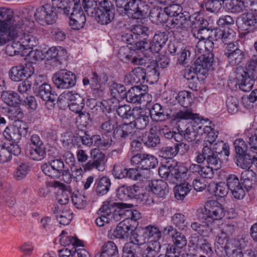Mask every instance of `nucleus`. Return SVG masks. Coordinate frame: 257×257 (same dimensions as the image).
<instances>
[{"mask_svg":"<svg viewBox=\"0 0 257 257\" xmlns=\"http://www.w3.org/2000/svg\"><path fill=\"white\" fill-rule=\"evenodd\" d=\"M202 126L203 125H199L198 124H189L184 131H181V134H183L184 138L187 141H195L197 143L199 141V131H202Z\"/></svg>","mask_w":257,"mask_h":257,"instance_id":"nucleus-30","label":"nucleus"},{"mask_svg":"<svg viewBox=\"0 0 257 257\" xmlns=\"http://www.w3.org/2000/svg\"><path fill=\"white\" fill-rule=\"evenodd\" d=\"M147 10V6L141 1L132 0L128 2L124 13L129 18L140 19L146 16Z\"/></svg>","mask_w":257,"mask_h":257,"instance_id":"nucleus-14","label":"nucleus"},{"mask_svg":"<svg viewBox=\"0 0 257 257\" xmlns=\"http://www.w3.org/2000/svg\"><path fill=\"white\" fill-rule=\"evenodd\" d=\"M3 135L7 140L13 142H17L21 139L18 127L14 125L7 126L3 132Z\"/></svg>","mask_w":257,"mask_h":257,"instance_id":"nucleus-42","label":"nucleus"},{"mask_svg":"<svg viewBox=\"0 0 257 257\" xmlns=\"http://www.w3.org/2000/svg\"><path fill=\"white\" fill-rule=\"evenodd\" d=\"M238 28L242 31H248L255 26L256 20L254 15L250 13L242 14L237 20Z\"/></svg>","mask_w":257,"mask_h":257,"instance_id":"nucleus-26","label":"nucleus"},{"mask_svg":"<svg viewBox=\"0 0 257 257\" xmlns=\"http://www.w3.org/2000/svg\"><path fill=\"white\" fill-rule=\"evenodd\" d=\"M217 244L218 245L216 246H221L220 248H225L226 247L227 249H228V250H227V252L229 254H232L231 251H232V246H236L235 241H234L233 243L232 242H229L227 235L224 234V233H221V235L218 236Z\"/></svg>","mask_w":257,"mask_h":257,"instance_id":"nucleus-52","label":"nucleus"},{"mask_svg":"<svg viewBox=\"0 0 257 257\" xmlns=\"http://www.w3.org/2000/svg\"><path fill=\"white\" fill-rule=\"evenodd\" d=\"M153 129L150 132L146 134L142 139V142L148 148H153L156 147L160 143L159 136L155 133H153Z\"/></svg>","mask_w":257,"mask_h":257,"instance_id":"nucleus-40","label":"nucleus"},{"mask_svg":"<svg viewBox=\"0 0 257 257\" xmlns=\"http://www.w3.org/2000/svg\"><path fill=\"white\" fill-rule=\"evenodd\" d=\"M236 157L250 153L251 150L248 149L247 145L242 139H236L233 143Z\"/></svg>","mask_w":257,"mask_h":257,"instance_id":"nucleus-49","label":"nucleus"},{"mask_svg":"<svg viewBox=\"0 0 257 257\" xmlns=\"http://www.w3.org/2000/svg\"><path fill=\"white\" fill-rule=\"evenodd\" d=\"M73 2L70 0H52V5L46 4L40 7L37 15L40 20L51 25L56 22L59 14L69 16L72 11Z\"/></svg>","mask_w":257,"mask_h":257,"instance_id":"nucleus-2","label":"nucleus"},{"mask_svg":"<svg viewBox=\"0 0 257 257\" xmlns=\"http://www.w3.org/2000/svg\"><path fill=\"white\" fill-rule=\"evenodd\" d=\"M150 19L153 23L157 25L165 22L170 23L165 9H163L159 7L151 9L150 12Z\"/></svg>","mask_w":257,"mask_h":257,"instance_id":"nucleus-29","label":"nucleus"},{"mask_svg":"<svg viewBox=\"0 0 257 257\" xmlns=\"http://www.w3.org/2000/svg\"><path fill=\"white\" fill-rule=\"evenodd\" d=\"M133 204L123 203H113L104 204L99 209L100 212L105 213L108 216L109 221L118 222L128 220L129 215L132 212L126 208H131Z\"/></svg>","mask_w":257,"mask_h":257,"instance_id":"nucleus-4","label":"nucleus"},{"mask_svg":"<svg viewBox=\"0 0 257 257\" xmlns=\"http://www.w3.org/2000/svg\"><path fill=\"white\" fill-rule=\"evenodd\" d=\"M191 228L197 232L199 235L207 236L211 231V228L208 223L204 222L200 224L197 222H193L191 224Z\"/></svg>","mask_w":257,"mask_h":257,"instance_id":"nucleus-50","label":"nucleus"},{"mask_svg":"<svg viewBox=\"0 0 257 257\" xmlns=\"http://www.w3.org/2000/svg\"><path fill=\"white\" fill-rule=\"evenodd\" d=\"M132 121L124 122L116 126L113 133L114 139L122 141L127 137L133 138L139 132L135 130Z\"/></svg>","mask_w":257,"mask_h":257,"instance_id":"nucleus-19","label":"nucleus"},{"mask_svg":"<svg viewBox=\"0 0 257 257\" xmlns=\"http://www.w3.org/2000/svg\"><path fill=\"white\" fill-rule=\"evenodd\" d=\"M202 131L206 134L205 140V143L211 144L216 141L218 136V132L212 128L211 126H203Z\"/></svg>","mask_w":257,"mask_h":257,"instance_id":"nucleus-54","label":"nucleus"},{"mask_svg":"<svg viewBox=\"0 0 257 257\" xmlns=\"http://www.w3.org/2000/svg\"><path fill=\"white\" fill-rule=\"evenodd\" d=\"M118 250L116 245L111 241L103 243L101 251L95 254V257H118Z\"/></svg>","mask_w":257,"mask_h":257,"instance_id":"nucleus-28","label":"nucleus"},{"mask_svg":"<svg viewBox=\"0 0 257 257\" xmlns=\"http://www.w3.org/2000/svg\"><path fill=\"white\" fill-rule=\"evenodd\" d=\"M45 59L50 60L56 59L57 61L62 60L66 56V51L61 47H52L48 50L44 49Z\"/></svg>","mask_w":257,"mask_h":257,"instance_id":"nucleus-32","label":"nucleus"},{"mask_svg":"<svg viewBox=\"0 0 257 257\" xmlns=\"http://www.w3.org/2000/svg\"><path fill=\"white\" fill-rule=\"evenodd\" d=\"M38 95L41 98L46 101V105L49 109L54 108L55 101L58 99L57 96L52 93L51 87L47 83H44L39 87Z\"/></svg>","mask_w":257,"mask_h":257,"instance_id":"nucleus-21","label":"nucleus"},{"mask_svg":"<svg viewBox=\"0 0 257 257\" xmlns=\"http://www.w3.org/2000/svg\"><path fill=\"white\" fill-rule=\"evenodd\" d=\"M46 155L44 146H31L29 151L30 158L34 160H42L45 157Z\"/></svg>","mask_w":257,"mask_h":257,"instance_id":"nucleus-44","label":"nucleus"},{"mask_svg":"<svg viewBox=\"0 0 257 257\" xmlns=\"http://www.w3.org/2000/svg\"><path fill=\"white\" fill-rule=\"evenodd\" d=\"M73 7L72 11L69 14V25L72 29L79 30L83 27L86 17L82 9L80 0H72Z\"/></svg>","mask_w":257,"mask_h":257,"instance_id":"nucleus-11","label":"nucleus"},{"mask_svg":"<svg viewBox=\"0 0 257 257\" xmlns=\"http://www.w3.org/2000/svg\"><path fill=\"white\" fill-rule=\"evenodd\" d=\"M129 220H124L118 223L113 230L111 238L124 239L127 238L130 233L133 231L131 225L128 223Z\"/></svg>","mask_w":257,"mask_h":257,"instance_id":"nucleus-27","label":"nucleus"},{"mask_svg":"<svg viewBox=\"0 0 257 257\" xmlns=\"http://www.w3.org/2000/svg\"><path fill=\"white\" fill-rule=\"evenodd\" d=\"M179 104L184 108H187L190 105L192 102V98L189 92L183 91L180 92L177 97Z\"/></svg>","mask_w":257,"mask_h":257,"instance_id":"nucleus-58","label":"nucleus"},{"mask_svg":"<svg viewBox=\"0 0 257 257\" xmlns=\"http://www.w3.org/2000/svg\"><path fill=\"white\" fill-rule=\"evenodd\" d=\"M168 17H172L169 23L170 29L174 32L181 33L189 26L191 16L187 11H183L182 7L178 4H173L165 8Z\"/></svg>","mask_w":257,"mask_h":257,"instance_id":"nucleus-3","label":"nucleus"},{"mask_svg":"<svg viewBox=\"0 0 257 257\" xmlns=\"http://www.w3.org/2000/svg\"><path fill=\"white\" fill-rule=\"evenodd\" d=\"M177 148L176 147L175 143L171 145H166L163 146L160 151L159 155L162 158L173 160V158L177 155Z\"/></svg>","mask_w":257,"mask_h":257,"instance_id":"nucleus-41","label":"nucleus"},{"mask_svg":"<svg viewBox=\"0 0 257 257\" xmlns=\"http://www.w3.org/2000/svg\"><path fill=\"white\" fill-rule=\"evenodd\" d=\"M206 146V162L207 164L213 168L215 170H218L221 167L222 155L215 153Z\"/></svg>","mask_w":257,"mask_h":257,"instance_id":"nucleus-31","label":"nucleus"},{"mask_svg":"<svg viewBox=\"0 0 257 257\" xmlns=\"http://www.w3.org/2000/svg\"><path fill=\"white\" fill-rule=\"evenodd\" d=\"M40 7L35 10L33 8L31 7L23 8L21 10L22 17L23 19L27 20L29 21H32V22H33L34 18L35 20L41 25H44L47 24V22H45V21H41L40 18H39L38 15H37L38 11Z\"/></svg>","mask_w":257,"mask_h":257,"instance_id":"nucleus-38","label":"nucleus"},{"mask_svg":"<svg viewBox=\"0 0 257 257\" xmlns=\"http://www.w3.org/2000/svg\"><path fill=\"white\" fill-rule=\"evenodd\" d=\"M137 42L133 47L135 49L147 51L149 44L147 41L148 38L149 29L142 25H136L131 28Z\"/></svg>","mask_w":257,"mask_h":257,"instance_id":"nucleus-13","label":"nucleus"},{"mask_svg":"<svg viewBox=\"0 0 257 257\" xmlns=\"http://www.w3.org/2000/svg\"><path fill=\"white\" fill-rule=\"evenodd\" d=\"M184 168L178 165L175 160H169L162 163L159 168V175L172 184H176L185 173Z\"/></svg>","mask_w":257,"mask_h":257,"instance_id":"nucleus-5","label":"nucleus"},{"mask_svg":"<svg viewBox=\"0 0 257 257\" xmlns=\"http://www.w3.org/2000/svg\"><path fill=\"white\" fill-rule=\"evenodd\" d=\"M204 145H207L212 151L220 154L223 156L228 157L229 155V147L228 144L224 143L223 141H215L211 144L204 143Z\"/></svg>","mask_w":257,"mask_h":257,"instance_id":"nucleus-39","label":"nucleus"},{"mask_svg":"<svg viewBox=\"0 0 257 257\" xmlns=\"http://www.w3.org/2000/svg\"><path fill=\"white\" fill-rule=\"evenodd\" d=\"M203 236L204 235H199L197 233L192 234L189 238L190 246L193 247L196 250L198 251L205 239Z\"/></svg>","mask_w":257,"mask_h":257,"instance_id":"nucleus-61","label":"nucleus"},{"mask_svg":"<svg viewBox=\"0 0 257 257\" xmlns=\"http://www.w3.org/2000/svg\"><path fill=\"white\" fill-rule=\"evenodd\" d=\"M110 186V180L107 177L104 176L96 180L94 188L98 195L102 196L106 194L109 191Z\"/></svg>","mask_w":257,"mask_h":257,"instance_id":"nucleus-37","label":"nucleus"},{"mask_svg":"<svg viewBox=\"0 0 257 257\" xmlns=\"http://www.w3.org/2000/svg\"><path fill=\"white\" fill-rule=\"evenodd\" d=\"M23 25L17 24L12 10L0 8V45L15 40L11 46L19 55L24 50L32 49L38 44V40L32 35L22 33Z\"/></svg>","mask_w":257,"mask_h":257,"instance_id":"nucleus-1","label":"nucleus"},{"mask_svg":"<svg viewBox=\"0 0 257 257\" xmlns=\"http://www.w3.org/2000/svg\"><path fill=\"white\" fill-rule=\"evenodd\" d=\"M90 155L91 160L83 165L84 170L88 171L95 169L99 171H103L106 163L105 155L96 148L90 151Z\"/></svg>","mask_w":257,"mask_h":257,"instance_id":"nucleus-10","label":"nucleus"},{"mask_svg":"<svg viewBox=\"0 0 257 257\" xmlns=\"http://www.w3.org/2000/svg\"><path fill=\"white\" fill-rule=\"evenodd\" d=\"M150 114L154 121H164L172 118V111L165 109L160 104H154L150 110Z\"/></svg>","mask_w":257,"mask_h":257,"instance_id":"nucleus-25","label":"nucleus"},{"mask_svg":"<svg viewBox=\"0 0 257 257\" xmlns=\"http://www.w3.org/2000/svg\"><path fill=\"white\" fill-rule=\"evenodd\" d=\"M224 215L222 205L215 200H209L204 205L202 218L207 222L221 219Z\"/></svg>","mask_w":257,"mask_h":257,"instance_id":"nucleus-9","label":"nucleus"},{"mask_svg":"<svg viewBox=\"0 0 257 257\" xmlns=\"http://www.w3.org/2000/svg\"><path fill=\"white\" fill-rule=\"evenodd\" d=\"M127 170L122 165L116 164L113 166L112 174L115 179H121L127 177Z\"/></svg>","mask_w":257,"mask_h":257,"instance_id":"nucleus-59","label":"nucleus"},{"mask_svg":"<svg viewBox=\"0 0 257 257\" xmlns=\"http://www.w3.org/2000/svg\"><path fill=\"white\" fill-rule=\"evenodd\" d=\"M2 100L10 106L17 107L22 102L19 95L14 91H5L1 95Z\"/></svg>","mask_w":257,"mask_h":257,"instance_id":"nucleus-36","label":"nucleus"},{"mask_svg":"<svg viewBox=\"0 0 257 257\" xmlns=\"http://www.w3.org/2000/svg\"><path fill=\"white\" fill-rule=\"evenodd\" d=\"M147 57L150 59L147 64H156L158 68H165L168 67L170 64V59L166 55H158L157 57L155 60L151 61L150 57Z\"/></svg>","mask_w":257,"mask_h":257,"instance_id":"nucleus-56","label":"nucleus"},{"mask_svg":"<svg viewBox=\"0 0 257 257\" xmlns=\"http://www.w3.org/2000/svg\"><path fill=\"white\" fill-rule=\"evenodd\" d=\"M146 189L158 197L163 198H165L169 193L168 185L167 182L162 180L151 181L149 183Z\"/></svg>","mask_w":257,"mask_h":257,"instance_id":"nucleus-23","label":"nucleus"},{"mask_svg":"<svg viewBox=\"0 0 257 257\" xmlns=\"http://www.w3.org/2000/svg\"><path fill=\"white\" fill-rule=\"evenodd\" d=\"M138 51L142 50L135 49L127 46L121 47L118 52V57L122 61L130 62L135 65H143L150 61L144 52Z\"/></svg>","mask_w":257,"mask_h":257,"instance_id":"nucleus-7","label":"nucleus"},{"mask_svg":"<svg viewBox=\"0 0 257 257\" xmlns=\"http://www.w3.org/2000/svg\"><path fill=\"white\" fill-rule=\"evenodd\" d=\"M174 244L173 245L178 249L180 252V249L185 247L187 244V239L185 236L180 232L176 233V234L172 237ZM168 245H171L169 244Z\"/></svg>","mask_w":257,"mask_h":257,"instance_id":"nucleus-55","label":"nucleus"},{"mask_svg":"<svg viewBox=\"0 0 257 257\" xmlns=\"http://www.w3.org/2000/svg\"><path fill=\"white\" fill-rule=\"evenodd\" d=\"M75 74L66 69H61L56 72L52 77V80H76Z\"/></svg>","mask_w":257,"mask_h":257,"instance_id":"nucleus-45","label":"nucleus"},{"mask_svg":"<svg viewBox=\"0 0 257 257\" xmlns=\"http://www.w3.org/2000/svg\"><path fill=\"white\" fill-rule=\"evenodd\" d=\"M33 72V67H14L9 72V76L11 80H27L31 77L34 79L38 78Z\"/></svg>","mask_w":257,"mask_h":257,"instance_id":"nucleus-20","label":"nucleus"},{"mask_svg":"<svg viewBox=\"0 0 257 257\" xmlns=\"http://www.w3.org/2000/svg\"><path fill=\"white\" fill-rule=\"evenodd\" d=\"M97 13V21L101 25H107L111 23L114 18L115 11H99Z\"/></svg>","mask_w":257,"mask_h":257,"instance_id":"nucleus-43","label":"nucleus"},{"mask_svg":"<svg viewBox=\"0 0 257 257\" xmlns=\"http://www.w3.org/2000/svg\"><path fill=\"white\" fill-rule=\"evenodd\" d=\"M28 171V165L26 163H21L14 172V177L17 180H21L27 175Z\"/></svg>","mask_w":257,"mask_h":257,"instance_id":"nucleus-64","label":"nucleus"},{"mask_svg":"<svg viewBox=\"0 0 257 257\" xmlns=\"http://www.w3.org/2000/svg\"><path fill=\"white\" fill-rule=\"evenodd\" d=\"M168 39V35L165 32L157 31L153 37L152 42L149 44L148 49L153 54L158 53L166 44Z\"/></svg>","mask_w":257,"mask_h":257,"instance_id":"nucleus-24","label":"nucleus"},{"mask_svg":"<svg viewBox=\"0 0 257 257\" xmlns=\"http://www.w3.org/2000/svg\"><path fill=\"white\" fill-rule=\"evenodd\" d=\"M57 103L63 106L67 105L71 111L79 113L80 116L85 115L81 112L84 106V100L77 93L70 91H65L58 97Z\"/></svg>","mask_w":257,"mask_h":257,"instance_id":"nucleus-6","label":"nucleus"},{"mask_svg":"<svg viewBox=\"0 0 257 257\" xmlns=\"http://www.w3.org/2000/svg\"><path fill=\"white\" fill-rule=\"evenodd\" d=\"M198 115L197 113H193L191 109H185L172 113V118L174 120L176 119H194L197 117Z\"/></svg>","mask_w":257,"mask_h":257,"instance_id":"nucleus-51","label":"nucleus"},{"mask_svg":"<svg viewBox=\"0 0 257 257\" xmlns=\"http://www.w3.org/2000/svg\"><path fill=\"white\" fill-rule=\"evenodd\" d=\"M240 181L243 189L248 191L256 181V174L252 170L247 169L241 173Z\"/></svg>","mask_w":257,"mask_h":257,"instance_id":"nucleus-33","label":"nucleus"},{"mask_svg":"<svg viewBox=\"0 0 257 257\" xmlns=\"http://www.w3.org/2000/svg\"><path fill=\"white\" fill-rule=\"evenodd\" d=\"M213 41L220 40L221 43L228 45L230 42H233L235 39V33L232 29H212L211 32Z\"/></svg>","mask_w":257,"mask_h":257,"instance_id":"nucleus-22","label":"nucleus"},{"mask_svg":"<svg viewBox=\"0 0 257 257\" xmlns=\"http://www.w3.org/2000/svg\"><path fill=\"white\" fill-rule=\"evenodd\" d=\"M213 60V54H201L198 56L194 62L193 69L197 72L198 80H204L207 78L208 70L212 67Z\"/></svg>","mask_w":257,"mask_h":257,"instance_id":"nucleus-8","label":"nucleus"},{"mask_svg":"<svg viewBox=\"0 0 257 257\" xmlns=\"http://www.w3.org/2000/svg\"><path fill=\"white\" fill-rule=\"evenodd\" d=\"M229 9L233 13H241L245 10L246 6L241 0H231L229 2Z\"/></svg>","mask_w":257,"mask_h":257,"instance_id":"nucleus-63","label":"nucleus"},{"mask_svg":"<svg viewBox=\"0 0 257 257\" xmlns=\"http://www.w3.org/2000/svg\"><path fill=\"white\" fill-rule=\"evenodd\" d=\"M132 116L135 119L132 122L134 124L136 128L143 130L148 125L149 116L146 112L136 110Z\"/></svg>","mask_w":257,"mask_h":257,"instance_id":"nucleus-34","label":"nucleus"},{"mask_svg":"<svg viewBox=\"0 0 257 257\" xmlns=\"http://www.w3.org/2000/svg\"><path fill=\"white\" fill-rule=\"evenodd\" d=\"M226 185L233 197L240 200L245 196V191L237 176L234 174L228 175L226 179Z\"/></svg>","mask_w":257,"mask_h":257,"instance_id":"nucleus-18","label":"nucleus"},{"mask_svg":"<svg viewBox=\"0 0 257 257\" xmlns=\"http://www.w3.org/2000/svg\"><path fill=\"white\" fill-rule=\"evenodd\" d=\"M214 187V192L215 195L218 196L219 197H225L228 192L229 189L225 183L219 182L218 184L213 183L210 184Z\"/></svg>","mask_w":257,"mask_h":257,"instance_id":"nucleus-62","label":"nucleus"},{"mask_svg":"<svg viewBox=\"0 0 257 257\" xmlns=\"http://www.w3.org/2000/svg\"><path fill=\"white\" fill-rule=\"evenodd\" d=\"M172 221L173 224L180 229L183 230L187 226L188 223L186 217L182 213H175L172 217Z\"/></svg>","mask_w":257,"mask_h":257,"instance_id":"nucleus-57","label":"nucleus"},{"mask_svg":"<svg viewBox=\"0 0 257 257\" xmlns=\"http://www.w3.org/2000/svg\"><path fill=\"white\" fill-rule=\"evenodd\" d=\"M246 136V142L250 146V150L257 152V128L253 132H246L245 134Z\"/></svg>","mask_w":257,"mask_h":257,"instance_id":"nucleus-60","label":"nucleus"},{"mask_svg":"<svg viewBox=\"0 0 257 257\" xmlns=\"http://www.w3.org/2000/svg\"><path fill=\"white\" fill-rule=\"evenodd\" d=\"M97 0H82V6L84 11L90 17L97 15Z\"/></svg>","mask_w":257,"mask_h":257,"instance_id":"nucleus-46","label":"nucleus"},{"mask_svg":"<svg viewBox=\"0 0 257 257\" xmlns=\"http://www.w3.org/2000/svg\"><path fill=\"white\" fill-rule=\"evenodd\" d=\"M144 234L149 240L161 239L162 232L159 229L154 225H148L144 228Z\"/></svg>","mask_w":257,"mask_h":257,"instance_id":"nucleus-53","label":"nucleus"},{"mask_svg":"<svg viewBox=\"0 0 257 257\" xmlns=\"http://www.w3.org/2000/svg\"><path fill=\"white\" fill-rule=\"evenodd\" d=\"M237 157V165L243 169H249V168L252 165L253 160V155L250 153L246 154Z\"/></svg>","mask_w":257,"mask_h":257,"instance_id":"nucleus-48","label":"nucleus"},{"mask_svg":"<svg viewBox=\"0 0 257 257\" xmlns=\"http://www.w3.org/2000/svg\"><path fill=\"white\" fill-rule=\"evenodd\" d=\"M224 53L230 64L233 65L240 64L244 58L243 51L240 49L238 46L233 42H230L227 45L225 48Z\"/></svg>","mask_w":257,"mask_h":257,"instance_id":"nucleus-17","label":"nucleus"},{"mask_svg":"<svg viewBox=\"0 0 257 257\" xmlns=\"http://www.w3.org/2000/svg\"><path fill=\"white\" fill-rule=\"evenodd\" d=\"M64 167L63 161L61 159H53L43 164L41 166L43 172L52 178H59Z\"/></svg>","mask_w":257,"mask_h":257,"instance_id":"nucleus-16","label":"nucleus"},{"mask_svg":"<svg viewBox=\"0 0 257 257\" xmlns=\"http://www.w3.org/2000/svg\"><path fill=\"white\" fill-rule=\"evenodd\" d=\"M109 91L111 95L113 97L114 102L113 101V103L115 102L116 103H119V100L117 98L124 97L126 93L125 86L116 81H112V83L110 84Z\"/></svg>","mask_w":257,"mask_h":257,"instance_id":"nucleus-35","label":"nucleus"},{"mask_svg":"<svg viewBox=\"0 0 257 257\" xmlns=\"http://www.w3.org/2000/svg\"><path fill=\"white\" fill-rule=\"evenodd\" d=\"M131 162L132 165H138L139 167L144 170L155 168L158 163L157 159L154 156L140 153L133 156Z\"/></svg>","mask_w":257,"mask_h":257,"instance_id":"nucleus-15","label":"nucleus"},{"mask_svg":"<svg viewBox=\"0 0 257 257\" xmlns=\"http://www.w3.org/2000/svg\"><path fill=\"white\" fill-rule=\"evenodd\" d=\"M191 186H189L187 183H182L176 185L174 188V194L175 198L179 200H182L190 192Z\"/></svg>","mask_w":257,"mask_h":257,"instance_id":"nucleus-47","label":"nucleus"},{"mask_svg":"<svg viewBox=\"0 0 257 257\" xmlns=\"http://www.w3.org/2000/svg\"><path fill=\"white\" fill-rule=\"evenodd\" d=\"M257 55H253L247 62L246 70L237 68L234 80H255L257 79Z\"/></svg>","mask_w":257,"mask_h":257,"instance_id":"nucleus-12","label":"nucleus"}]
</instances>
